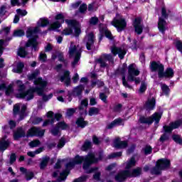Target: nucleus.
I'll return each mask as SVG.
<instances>
[{
    "label": "nucleus",
    "instance_id": "nucleus-44",
    "mask_svg": "<svg viewBox=\"0 0 182 182\" xmlns=\"http://www.w3.org/2000/svg\"><path fill=\"white\" fill-rule=\"evenodd\" d=\"M41 144V141L39 140H34L29 143L30 147H38Z\"/></svg>",
    "mask_w": 182,
    "mask_h": 182
},
{
    "label": "nucleus",
    "instance_id": "nucleus-43",
    "mask_svg": "<svg viewBox=\"0 0 182 182\" xmlns=\"http://www.w3.org/2000/svg\"><path fill=\"white\" fill-rule=\"evenodd\" d=\"M25 31L23 30H16L14 33V36H23Z\"/></svg>",
    "mask_w": 182,
    "mask_h": 182
},
{
    "label": "nucleus",
    "instance_id": "nucleus-10",
    "mask_svg": "<svg viewBox=\"0 0 182 182\" xmlns=\"http://www.w3.org/2000/svg\"><path fill=\"white\" fill-rule=\"evenodd\" d=\"M161 119V113L155 112L151 117H141L139 118V121L141 123H145L146 124H151L153 122H155V123L157 124H159V122H160Z\"/></svg>",
    "mask_w": 182,
    "mask_h": 182
},
{
    "label": "nucleus",
    "instance_id": "nucleus-40",
    "mask_svg": "<svg viewBox=\"0 0 182 182\" xmlns=\"http://www.w3.org/2000/svg\"><path fill=\"white\" fill-rule=\"evenodd\" d=\"M16 12L20 16H26V15H28V11H26V10L18 9L16 10Z\"/></svg>",
    "mask_w": 182,
    "mask_h": 182
},
{
    "label": "nucleus",
    "instance_id": "nucleus-37",
    "mask_svg": "<svg viewBox=\"0 0 182 182\" xmlns=\"http://www.w3.org/2000/svg\"><path fill=\"white\" fill-rule=\"evenodd\" d=\"M89 116H94L95 114H99V109L96 107H91L88 112Z\"/></svg>",
    "mask_w": 182,
    "mask_h": 182
},
{
    "label": "nucleus",
    "instance_id": "nucleus-57",
    "mask_svg": "<svg viewBox=\"0 0 182 182\" xmlns=\"http://www.w3.org/2000/svg\"><path fill=\"white\" fill-rule=\"evenodd\" d=\"M6 12V6H2L0 9V16H4Z\"/></svg>",
    "mask_w": 182,
    "mask_h": 182
},
{
    "label": "nucleus",
    "instance_id": "nucleus-46",
    "mask_svg": "<svg viewBox=\"0 0 182 182\" xmlns=\"http://www.w3.org/2000/svg\"><path fill=\"white\" fill-rule=\"evenodd\" d=\"M122 156V152L112 153L108 156V159H116V157H120Z\"/></svg>",
    "mask_w": 182,
    "mask_h": 182
},
{
    "label": "nucleus",
    "instance_id": "nucleus-26",
    "mask_svg": "<svg viewBox=\"0 0 182 182\" xmlns=\"http://www.w3.org/2000/svg\"><path fill=\"white\" fill-rule=\"evenodd\" d=\"M167 25V23H166V21L164 19L161 18V17L159 18V21L158 23V28L162 33H164V31H166V26Z\"/></svg>",
    "mask_w": 182,
    "mask_h": 182
},
{
    "label": "nucleus",
    "instance_id": "nucleus-58",
    "mask_svg": "<svg viewBox=\"0 0 182 182\" xmlns=\"http://www.w3.org/2000/svg\"><path fill=\"white\" fill-rule=\"evenodd\" d=\"M122 83L125 87H128L129 89H132V86L127 84V81H126V76H123L122 77Z\"/></svg>",
    "mask_w": 182,
    "mask_h": 182
},
{
    "label": "nucleus",
    "instance_id": "nucleus-35",
    "mask_svg": "<svg viewBox=\"0 0 182 182\" xmlns=\"http://www.w3.org/2000/svg\"><path fill=\"white\" fill-rule=\"evenodd\" d=\"M42 151H43V148H39L38 149H37L35 151H29L27 153L28 156H29V157H35V156H36V154H39L40 153H42Z\"/></svg>",
    "mask_w": 182,
    "mask_h": 182
},
{
    "label": "nucleus",
    "instance_id": "nucleus-39",
    "mask_svg": "<svg viewBox=\"0 0 182 182\" xmlns=\"http://www.w3.org/2000/svg\"><path fill=\"white\" fill-rule=\"evenodd\" d=\"M152 150H153V149H151V146H149V145L146 146L143 149V151H144V154H151Z\"/></svg>",
    "mask_w": 182,
    "mask_h": 182
},
{
    "label": "nucleus",
    "instance_id": "nucleus-53",
    "mask_svg": "<svg viewBox=\"0 0 182 182\" xmlns=\"http://www.w3.org/2000/svg\"><path fill=\"white\" fill-rule=\"evenodd\" d=\"M87 9V6L85 4H82L80 6V12L81 14H85V12H86Z\"/></svg>",
    "mask_w": 182,
    "mask_h": 182
},
{
    "label": "nucleus",
    "instance_id": "nucleus-32",
    "mask_svg": "<svg viewBox=\"0 0 182 182\" xmlns=\"http://www.w3.org/2000/svg\"><path fill=\"white\" fill-rule=\"evenodd\" d=\"M18 55L21 58H29V56L28 55H29V53H28V51H26V48H20L18 50Z\"/></svg>",
    "mask_w": 182,
    "mask_h": 182
},
{
    "label": "nucleus",
    "instance_id": "nucleus-30",
    "mask_svg": "<svg viewBox=\"0 0 182 182\" xmlns=\"http://www.w3.org/2000/svg\"><path fill=\"white\" fill-rule=\"evenodd\" d=\"M25 136V131L22 129V128H18L16 132H14V137L15 140H18V139L21 137H23Z\"/></svg>",
    "mask_w": 182,
    "mask_h": 182
},
{
    "label": "nucleus",
    "instance_id": "nucleus-8",
    "mask_svg": "<svg viewBox=\"0 0 182 182\" xmlns=\"http://www.w3.org/2000/svg\"><path fill=\"white\" fill-rule=\"evenodd\" d=\"M170 167V160L161 159L156 162V166L151 171L152 174H160L161 170H166Z\"/></svg>",
    "mask_w": 182,
    "mask_h": 182
},
{
    "label": "nucleus",
    "instance_id": "nucleus-60",
    "mask_svg": "<svg viewBox=\"0 0 182 182\" xmlns=\"http://www.w3.org/2000/svg\"><path fill=\"white\" fill-rule=\"evenodd\" d=\"M11 4L12 6H19V5H21L18 0H11Z\"/></svg>",
    "mask_w": 182,
    "mask_h": 182
},
{
    "label": "nucleus",
    "instance_id": "nucleus-19",
    "mask_svg": "<svg viewBox=\"0 0 182 182\" xmlns=\"http://www.w3.org/2000/svg\"><path fill=\"white\" fill-rule=\"evenodd\" d=\"M134 28L135 29L136 33L141 35L143 32V26L141 25V18L138 17L135 18L134 21Z\"/></svg>",
    "mask_w": 182,
    "mask_h": 182
},
{
    "label": "nucleus",
    "instance_id": "nucleus-13",
    "mask_svg": "<svg viewBox=\"0 0 182 182\" xmlns=\"http://www.w3.org/2000/svg\"><path fill=\"white\" fill-rule=\"evenodd\" d=\"M111 52L114 56L118 55L119 58L121 59H124V55L127 53V50L126 46H123L122 47L117 48L116 46H113L111 48Z\"/></svg>",
    "mask_w": 182,
    "mask_h": 182
},
{
    "label": "nucleus",
    "instance_id": "nucleus-7",
    "mask_svg": "<svg viewBox=\"0 0 182 182\" xmlns=\"http://www.w3.org/2000/svg\"><path fill=\"white\" fill-rule=\"evenodd\" d=\"M68 53L70 58L74 59L73 62L72 63V65L73 67H75L76 65H77L79 60H80V56L82 55V48H80L79 46H75V43H71V45L69 48Z\"/></svg>",
    "mask_w": 182,
    "mask_h": 182
},
{
    "label": "nucleus",
    "instance_id": "nucleus-56",
    "mask_svg": "<svg viewBox=\"0 0 182 182\" xmlns=\"http://www.w3.org/2000/svg\"><path fill=\"white\" fill-rule=\"evenodd\" d=\"M4 46H5L4 40H0V56H1L4 53Z\"/></svg>",
    "mask_w": 182,
    "mask_h": 182
},
{
    "label": "nucleus",
    "instance_id": "nucleus-16",
    "mask_svg": "<svg viewBox=\"0 0 182 182\" xmlns=\"http://www.w3.org/2000/svg\"><path fill=\"white\" fill-rule=\"evenodd\" d=\"M84 43H85L87 50H90L93 48V44L95 43V35H93V33H87L85 36Z\"/></svg>",
    "mask_w": 182,
    "mask_h": 182
},
{
    "label": "nucleus",
    "instance_id": "nucleus-49",
    "mask_svg": "<svg viewBox=\"0 0 182 182\" xmlns=\"http://www.w3.org/2000/svg\"><path fill=\"white\" fill-rule=\"evenodd\" d=\"M146 89H147V85H146V83L144 82H142L139 88V93H144Z\"/></svg>",
    "mask_w": 182,
    "mask_h": 182
},
{
    "label": "nucleus",
    "instance_id": "nucleus-18",
    "mask_svg": "<svg viewBox=\"0 0 182 182\" xmlns=\"http://www.w3.org/2000/svg\"><path fill=\"white\" fill-rule=\"evenodd\" d=\"M109 60L112 62L113 60V57L110 54H103L101 58L98 60V63L101 68H106V61Z\"/></svg>",
    "mask_w": 182,
    "mask_h": 182
},
{
    "label": "nucleus",
    "instance_id": "nucleus-5",
    "mask_svg": "<svg viewBox=\"0 0 182 182\" xmlns=\"http://www.w3.org/2000/svg\"><path fill=\"white\" fill-rule=\"evenodd\" d=\"M151 70L152 72H158L159 77H173L174 76V71L171 68H168L164 72V66L156 62H152L151 63Z\"/></svg>",
    "mask_w": 182,
    "mask_h": 182
},
{
    "label": "nucleus",
    "instance_id": "nucleus-22",
    "mask_svg": "<svg viewBox=\"0 0 182 182\" xmlns=\"http://www.w3.org/2000/svg\"><path fill=\"white\" fill-rule=\"evenodd\" d=\"M114 146L115 149H126V147H127V142L125 141H120V138H117L114 141Z\"/></svg>",
    "mask_w": 182,
    "mask_h": 182
},
{
    "label": "nucleus",
    "instance_id": "nucleus-4",
    "mask_svg": "<svg viewBox=\"0 0 182 182\" xmlns=\"http://www.w3.org/2000/svg\"><path fill=\"white\" fill-rule=\"evenodd\" d=\"M124 166H125L126 171H122L116 175V181L123 182L126 178H127V177H137V176H140L141 174V168H140L134 169L132 171H129V168L136 166V159L134 157L128 160L125 164H124Z\"/></svg>",
    "mask_w": 182,
    "mask_h": 182
},
{
    "label": "nucleus",
    "instance_id": "nucleus-11",
    "mask_svg": "<svg viewBox=\"0 0 182 182\" xmlns=\"http://www.w3.org/2000/svg\"><path fill=\"white\" fill-rule=\"evenodd\" d=\"M55 21L53 23L49 28V31H56L62 26V23L65 22V15L63 14H58L55 16Z\"/></svg>",
    "mask_w": 182,
    "mask_h": 182
},
{
    "label": "nucleus",
    "instance_id": "nucleus-23",
    "mask_svg": "<svg viewBox=\"0 0 182 182\" xmlns=\"http://www.w3.org/2000/svg\"><path fill=\"white\" fill-rule=\"evenodd\" d=\"M124 124V120L121 118L114 119L112 122L107 125V129H113V127H117V126H123Z\"/></svg>",
    "mask_w": 182,
    "mask_h": 182
},
{
    "label": "nucleus",
    "instance_id": "nucleus-52",
    "mask_svg": "<svg viewBox=\"0 0 182 182\" xmlns=\"http://www.w3.org/2000/svg\"><path fill=\"white\" fill-rule=\"evenodd\" d=\"M97 85L98 87H100V86H103V82L100 81V80H97L95 82H92V87H95V86Z\"/></svg>",
    "mask_w": 182,
    "mask_h": 182
},
{
    "label": "nucleus",
    "instance_id": "nucleus-24",
    "mask_svg": "<svg viewBox=\"0 0 182 182\" xmlns=\"http://www.w3.org/2000/svg\"><path fill=\"white\" fill-rule=\"evenodd\" d=\"M87 105H89L87 99L81 101V105L79 107L80 114H87L86 107H87Z\"/></svg>",
    "mask_w": 182,
    "mask_h": 182
},
{
    "label": "nucleus",
    "instance_id": "nucleus-55",
    "mask_svg": "<svg viewBox=\"0 0 182 182\" xmlns=\"http://www.w3.org/2000/svg\"><path fill=\"white\" fill-rule=\"evenodd\" d=\"M19 109H21V104H16L14 107L13 112L14 114H16L18 112H19Z\"/></svg>",
    "mask_w": 182,
    "mask_h": 182
},
{
    "label": "nucleus",
    "instance_id": "nucleus-3",
    "mask_svg": "<svg viewBox=\"0 0 182 182\" xmlns=\"http://www.w3.org/2000/svg\"><path fill=\"white\" fill-rule=\"evenodd\" d=\"M47 25H49V20L48 18H40L37 22V26L36 27H28L26 31L27 38H30L28 41L26 43V48H29L32 46L34 50H38V41L36 38H38V33L40 31V28H45Z\"/></svg>",
    "mask_w": 182,
    "mask_h": 182
},
{
    "label": "nucleus",
    "instance_id": "nucleus-61",
    "mask_svg": "<svg viewBox=\"0 0 182 182\" xmlns=\"http://www.w3.org/2000/svg\"><path fill=\"white\" fill-rule=\"evenodd\" d=\"M58 58L60 62H63L65 63V58H63V53H58Z\"/></svg>",
    "mask_w": 182,
    "mask_h": 182
},
{
    "label": "nucleus",
    "instance_id": "nucleus-1",
    "mask_svg": "<svg viewBox=\"0 0 182 182\" xmlns=\"http://www.w3.org/2000/svg\"><path fill=\"white\" fill-rule=\"evenodd\" d=\"M39 70H36L28 75L29 80H34V85L36 86V88H30L28 91L23 92L25 90V85L21 80H16L6 88V95L7 96L15 95L18 99L31 100V99H33V94L36 92L38 96H43V102L50 100L53 97V94L51 93L48 95H43L45 88L48 86V82L41 77L37 78L39 76Z\"/></svg>",
    "mask_w": 182,
    "mask_h": 182
},
{
    "label": "nucleus",
    "instance_id": "nucleus-48",
    "mask_svg": "<svg viewBox=\"0 0 182 182\" xmlns=\"http://www.w3.org/2000/svg\"><path fill=\"white\" fill-rule=\"evenodd\" d=\"M76 110H75V109L73 108L68 109L66 113L67 117H70V116H73Z\"/></svg>",
    "mask_w": 182,
    "mask_h": 182
},
{
    "label": "nucleus",
    "instance_id": "nucleus-62",
    "mask_svg": "<svg viewBox=\"0 0 182 182\" xmlns=\"http://www.w3.org/2000/svg\"><path fill=\"white\" fill-rule=\"evenodd\" d=\"M114 168H116V164H112L107 168V170L108 171H112V170H114Z\"/></svg>",
    "mask_w": 182,
    "mask_h": 182
},
{
    "label": "nucleus",
    "instance_id": "nucleus-2",
    "mask_svg": "<svg viewBox=\"0 0 182 182\" xmlns=\"http://www.w3.org/2000/svg\"><path fill=\"white\" fill-rule=\"evenodd\" d=\"M99 160H102V154H100L99 159L96 158V156L93 153H90L86 156H76L74 159H70L69 162L66 164V170L60 173L58 181H65L68 174H69V170L73 168L75 164H82V168L86 171V173H94L97 170V168H90V166L95 163H97Z\"/></svg>",
    "mask_w": 182,
    "mask_h": 182
},
{
    "label": "nucleus",
    "instance_id": "nucleus-38",
    "mask_svg": "<svg viewBox=\"0 0 182 182\" xmlns=\"http://www.w3.org/2000/svg\"><path fill=\"white\" fill-rule=\"evenodd\" d=\"M90 147H92V142L89 141H86L82 146V150L84 151H86V150H87L88 149H90Z\"/></svg>",
    "mask_w": 182,
    "mask_h": 182
},
{
    "label": "nucleus",
    "instance_id": "nucleus-6",
    "mask_svg": "<svg viewBox=\"0 0 182 182\" xmlns=\"http://www.w3.org/2000/svg\"><path fill=\"white\" fill-rule=\"evenodd\" d=\"M65 22L67 23L68 28L63 31V35H71V33H73V30L76 36L80 35L82 31L80 30V23H79V22H77L76 20L72 19H65Z\"/></svg>",
    "mask_w": 182,
    "mask_h": 182
},
{
    "label": "nucleus",
    "instance_id": "nucleus-59",
    "mask_svg": "<svg viewBox=\"0 0 182 182\" xmlns=\"http://www.w3.org/2000/svg\"><path fill=\"white\" fill-rule=\"evenodd\" d=\"M105 36L108 39H113V36H112V33L109 31L108 30L105 31Z\"/></svg>",
    "mask_w": 182,
    "mask_h": 182
},
{
    "label": "nucleus",
    "instance_id": "nucleus-64",
    "mask_svg": "<svg viewBox=\"0 0 182 182\" xmlns=\"http://www.w3.org/2000/svg\"><path fill=\"white\" fill-rule=\"evenodd\" d=\"M86 178H87L86 176H82L77 179H75L73 182H82V181H85V180H86Z\"/></svg>",
    "mask_w": 182,
    "mask_h": 182
},
{
    "label": "nucleus",
    "instance_id": "nucleus-34",
    "mask_svg": "<svg viewBox=\"0 0 182 182\" xmlns=\"http://www.w3.org/2000/svg\"><path fill=\"white\" fill-rule=\"evenodd\" d=\"M76 124L78 126V127H85V126H87V122L85 121V119L82 117H80L77 119Z\"/></svg>",
    "mask_w": 182,
    "mask_h": 182
},
{
    "label": "nucleus",
    "instance_id": "nucleus-21",
    "mask_svg": "<svg viewBox=\"0 0 182 182\" xmlns=\"http://www.w3.org/2000/svg\"><path fill=\"white\" fill-rule=\"evenodd\" d=\"M144 107L146 110H153L156 107V99L154 97L149 98Z\"/></svg>",
    "mask_w": 182,
    "mask_h": 182
},
{
    "label": "nucleus",
    "instance_id": "nucleus-15",
    "mask_svg": "<svg viewBox=\"0 0 182 182\" xmlns=\"http://www.w3.org/2000/svg\"><path fill=\"white\" fill-rule=\"evenodd\" d=\"M45 134V129H41V128L32 127L31 128L27 133V137H42Z\"/></svg>",
    "mask_w": 182,
    "mask_h": 182
},
{
    "label": "nucleus",
    "instance_id": "nucleus-25",
    "mask_svg": "<svg viewBox=\"0 0 182 182\" xmlns=\"http://www.w3.org/2000/svg\"><path fill=\"white\" fill-rule=\"evenodd\" d=\"M70 73L69 71H65L64 75L61 76L60 81L65 82V85H69L70 83Z\"/></svg>",
    "mask_w": 182,
    "mask_h": 182
},
{
    "label": "nucleus",
    "instance_id": "nucleus-20",
    "mask_svg": "<svg viewBox=\"0 0 182 182\" xmlns=\"http://www.w3.org/2000/svg\"><path fill=\"white\" fill-rule=\"evenodd\" d=\"M67 128H68V124H66V123L63 122H59L57 125V127L53 128V129L50 130V133L53 136H58V134H59V129H61L62 130H65Z\"/></svg>",
    "mask_w": 182,
    "mask_h": 182
},
{
    "label": "nucleus",
    "instance_id": "nucleus-41",
    "mask_svg": "<svg viewBox=\"0 0 182 182\" xmlns=\"http://www.w3.org/2000/svg\"><path fill=\"white\" fill-rule=\"evenodd\" d=\"M173 140H174V141H176V143H178V144H182V139L181 137H180V136L178 135H173L172 136Z\"/></svg>",
    "mask_w": 182,
    "mask_h": 182
},
{
    "label": "nucleus",
    "instance_id": "nucleus-36",
    "mask_svg": "<svg viewBox=\"0 0 182 182\" xmlns=\"http://www.w3.org/2000/svg\"><path fill=\"white\" fill-rule=\"evenodd\" d=\"M49 162V157L46 156L45 158H43V160L40 164V168H45L46 166H48V163Z\"/></svg>",
    "mask_w": 182,
    "mask_h": 182
},
{
    "label": "nucleus",
    "instance_id": "nucleus-17",
    "mask_svg": "<svg viewBox=\"0 0 182 182\" xmlns=\"http://www.w3.org/2000/svg\"><path fill=\"white\" fill-rule=\"evenodd\" d=\"M182 124V120H178L173 122H171L169 126H164V129L165 133H171L174 129H178Z\"/></svg>",
    "mask_w": 182,
    "mask_h": 182
},
{
    "label": "nucleus",
    "instance_id": "nucleus-33",
    "mask_svg": "<svg viewBox=\"0 0 182 182\" xmlns=\"http://www.w3.org/2000/svg\"><path fill=\"white\" fill-rule=\"evenodd\" d=\"M83 89H85V87L82 85L76 87L73 90V95L80 96L82 95V92H83Z\"/></svg>",
    "mask_w": 182,
    "mask_h": 182
},
{
    "label": "nucleus",
    "instance_id": "nucleus-50",
    "mask_svg": "<svg viewBox=\"0 0 182 182\" xmlns=\"http://www.w3.org/2000/svg\"><path fill=\"white\" fill-rule=\"evenodd\" d=\"M100 99H101V100L104 102V103H107V96H106L105 93H100Z\"/></svg>",
    "mask_w": 182,
    "mask_h": 182
},
{
    "label": "nucleus",
    "instance_id": "nucleus-29",
    "mask_svg": "<svg viewBox=\"0 0 182 182\" xmlns=\"http://www.w3.org/2000/svg\"><path fill=\"white\" fill-rule=\"evenodd\" d=\"M24 67L25 65L23 64V63H18L16 65L14 68L13 72L14 73H22V70Z\"/></svg>",
    "mask_w": 182,
    "mask_h": 182
},
{
    "label": "nucleus",
    "instance_id": "nucleus-12",
    "mask_svg": "<svg viewBox=\"0 0 182 182\" xmlns=\"http://www.w3.org/2000/svg\"><path fill=\"white\" fill-rule=\"evenodd\" d=\"M140 75V70L137 68L135 64H131L128 66V80L133 82L134 80V76H139Z\"/></svg>",
    "mask_w": 182,
    "mask_h": 182
},
{
    "label": "nucleus",
    "instance_id": "nucleus-54",
    "mask_svg": "<svg viewBox=\"0 0 182 182\" xmlns=\"http://www.w3.org/2000/svg\"><path fill=\"white\" fill-rule=\"evenodd\" d=\"M99 22V18L97 17H92L90 20V25H96Z\"/></svg>",
    "mask_w": 182,
    "mask_h": 182
},
{
    "label": "nucleus",
    "instance_id": "nucleus-63",
    "mask_svg": "<svg viewBox=\"0 0 182 182\" xmlns=\"http://www.w3.org/2000/svg\"><path fill=\"white\" fill-rule=\"evenodd\" d=\"M79 80V74L76 73L73 77V82L74 83H77V81Z\"/></svg>",
    "mask_w": 182,
    "mask_h": 182
},
{
    "label": "nucleus",
    "instance_id": "nucleus-9",
    "mask_svg": "<svg viewBox=\"0 0 182 182\" xmlns=\"http://www.w3.org/2000/svg\"><path fill=\"white\" fill-rule=\"evenodd\" d=\"M112 25L117 28L118 32H122L127 26V23L124 18H122L120 14H117L116 17L112 21Z\"/></svg>",
    "mask_w": 182,
    "mask_h": 182
},
{
    "label": "nucleus",
    "instance_id": "nucleus-27",
    "mask_svg": "<svg viewBox=\"0 0 182 182\" xmlns=\"http://www.w3.org/2000/svg\"><path fill=\"white\" fill-rule=\"evenodd\" d=\"M20 171H21V173H24V174H26V179L28 181H29V180H32V178H33V173L32 171H26V170L23 167L20 168Z\"/></svg>",
    "mask_w": 182,
    "mask_h": 182
},
{
    "label": "nucleus",
    "instance_id": "nucleus-31",
    "mask_svg": "<svg viewBox=\"0 0 182 182\" xmlns=\"http://www.w3.org/2000/svg\"><path fill=\"white\" fill-rule=\"evenodd\" d=\"M8 146H9V141L5 140V138H3L0 141V151H5L8 149Z\"/></svg>",
    "mask_w": 182,
    "mask_h": 182
},
{
    "label": "nucleus",
    "instance_id": "nucleus-28",
    "mask_svg": "<svg viewBox=\"0 0 182 182\" xmlns=\"http://www.w3.org/2000/svg\"><path fill=\"white\" fill-rule=\"evenodd\" d=\"M55 96L57 97V100L59 102H65L63 97H65V92L63 90H57L54 92Z\"/></svg>",
    "mask_w": 182,
    "mask_h": 182
},
{
    "label": "nucleus",
    "instance_id": "nucleus-51",
    "mask_svg": "<svg viewBox=\"0 0 182 182\" xmlns=\"http://www.w3.org/2000/svg\"><path fill=\"white\" fill-rule=\"evenodd\" d=\"M38 59L41 62H45L47 59L46 54L45 53H41Z\"/></svg>",
    "mask_w": 182,
    "mask_h": 182
},
{
    "label": "nucleus",
    "instance_id": "nucleus-42",
    "mask_svg": "<svg viewBox=\"0 0 182 182\" xmlns=\"http://www.w3.org/2000/svg\"><path fill=\"white\" fill-rule=\"evenodd\" d=\"M176 47L179 50V52L182 53V41L180 40H176Z\"/></svg>",
    "mask_w": 182,
    "mask_h": 182
},
{
    "label": "nucleus",
    "instance_id": "nucleus-14",
    "mask_svg": "<svg viewBox=\"0 0 182 182\" xmlns=\"http://www.w3.org/2000/svg\"><path fill=\"white\" fill-rule=\"evenodd\" d=\"M47 117L48 119L46 120L43 124V126H48V124H53L55 123V120H60L62 117V114H55L53 117V112L50 111L47 113Z\"/></svg>",
    "mask_w": 182,
    "mask_h": 182
},
{
    "label": "nucleus",
    "instance_id": "nucleus-45",
    "mask_svg": "<svg viewBox=\"0 0 182 182\" xmlns=\"http://www.w3.org/2000/svg\"><path fill=\"white\" fill-rule=\"evenodd\" d=\"M161 90L164 95H168V92H170V88L166 85H161Z\"/></svg>",
    "mask_w": 182,
    "mask_h": 182
},
{
    "label": "nucleus",
    "instance_id": "nucleus-47",
    "mask_svg": "<svg viewBox=\"0 0 182 182\" xmlns=\"http://www.w3.org/2000/svg\"><path fill=\"white\" fill-rule=\"evenodd\" d=\"M65 144L66 141L65 140V138H61L58 144V149H62V147H63V146H65Z\"/></svg>",
    "mask_w": 182,
    "mask_h": 182
}]
</instances>
